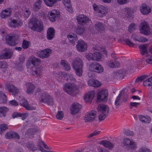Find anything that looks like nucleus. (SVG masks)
I'll return each instance as SVG.
<instances>
[{"instance_id": "f257e3e1", "label": "nucleus", "mask_w": 152, "mask_h": 152, "mask_svg": "<svg viewBox=\"0 0 152 152\" xmlns=\"http://www.w3.org/2000/svg\"><path fill=\"white\" fill-rule=\"evenodd\" d=\"M40 60L34 57L29 58L27 63L28 68L31 69V72L33 75H40L42 72V69L40 65Z\"/></svg>"}, {"instance_id": "f03ea898", "label": "nucleus", "mask_w": 152, "mask_h": 152, "mask_svg": "<svg viewBox=\"0 0 152 152\" xmlns=\"http://www.w3.org/2000/svg\"><path fill=\"white\" fill-rule=\"evenodd\" d=\"M28 26L32 30L41 32L43 30V26L41 22L35 17H33L30 20Z\"/></svg>"}, {"instance_id": "7ed1b4c3", "label": "nucleus", "mask_w": 152, "mask_h": 152, "mask_svg": "<svg viewBox=\"0 0 152 152\" xmlns=\"http://www.w3.org/2000/svg\"><path fill=\"white\" fill-rule=\"evenodd\" d=\"M72 65L75 71L76 74L79 77L81 76L83 72V62L82 60L79 58L74 59L72 61Z\"/></svg>"}, {"instance_id": "20e7f679", "label": "nucleus", "mask_w": 152, "mask_h": 152, "mask_svg": "<svg viewBox=\"0 0 152 152\" xmlns=\"http://www.w3.org/2000/svg\"><path fill=\"white\" fill-rule=\"evenodd\" d=\"M97 110L99 113L98 116L99 120L100 121H102L108 115L110 109L107 105L101 104L98 106Z\"/></svg>"}, {"instance_id": "39448f33", "label": "nucleus", "mask_w": 152, "mask_h": 152, "mask_svg": "<svg viewBox=\"0 0 152 152\" xmlns=\"http://www.w3.org/2000/svg\"><path fill=\"white\" fill-rule=\"evenodd\" d=\"M77 89V86L73 84L66 83L64 86V91L68 94L72 95L73 94L76 93Z\"/></svg>"}, {"instance_id": "423d86ee", "label": "nucleus", "mask_w": 152, "mask_h": 152, "mask_svg": "<svg viewBox=\"0 0 152 152\" xmlns=\"http://www.w3.org/2000/svg\"><path fill=\"white\" fill-rule=\"evenodd\" d=\"M139 30L140 33L145 35L151 34L149 26L145 21H144L140 23L139 26Z\"/></svg>"}, {"instance_id": "0eeeda50", "label": "nucleus", "mask_w": 152, "mask_h": 152, "mask_svg": "<svg viewBox=\"0 0 152 152\" xmlns=\"http://www.w3.org/2000/svg\"><path fill=\"white\" fill-rule=\"evenodd\" d=\"M89 70L92 72L100 73L103 72L104 68L99 64L96 62L91 63L89 66Z\"/></svg>"}, {"instance_id": "6e6552de", "label": "nucleus", "mask_w": 152, "mask_h": 152, "mask_svg": "<svg viewBox=\"0 0 152 152\" xmlns=\"http://www.w3.org/2000/svg\"><path fill=\"white\" fill-rule=\"evenodd\" d=\"M107 90H103L99 92L97 96V102H104L107 100Z\"/></svg>"}, {"instance_id": "1a4fd4ad", "label": "nucleus", "mask_w": 152, "mask_h": 152, "mask_svg": "<svg viewBox=\"0 0 152 152\" xmlns=\"http://www.w3.org/2000/svg\"><path fill=\"white\" fill-rule=\"evenodd\" d=\"M123 143L126 148L135 149L137 148L135 143L133 141L128 138H125L123 141Z\"/></svg>"}, {"instance_id": "9d476101", "label": "nucleus", "mask_w": 152, "mask_h": 152, "mask_svg": "<svg viewBox=\"0 0 152 152\" xmlns=\"http://www.w3.org/2000/svg\"><path fill=\"white\" fill-rule=\"evenodd\" d=\"M40 101L44 103H46L50 105H53L54 104L51 97L46 93H44L42 94Z\"/></svg>"}, {"instance_id": "9b49d317", "label": "nucleus", "mask_w": 152, "mask_h": 152, "mask_svg": "<svg viewBox=\"0 0 152 152\" xmlns=\"http://www.w3.org/2000/svg\"><path fill=\"white\" fill-rule=\"evenodd\" d=\"M2 53L0 55V60L9 59L11 58L12 55V50L9 48H5L2 51Z\"/></svg>"}, {"instance_id": "f8f14e48", "label": "nucleus", "mask_w": 152, "mask_h": 152, "mask_svg": "<svg viewBox=\"0 0 152 152\" xmlns=\"http://www.w3.org/2000/svg\"><path fill=\"white\" fill-rule=\"evenodd\" d=\"M52 51L50 49L39 50L37 53V56L40 58H47L50 56L52 53Z\"/></svg>"}, {"instance_id": "ddd939ff", "label": "nucleus", "mask_w": 152, "mask_h": 152, "mask_svg": "<svg viewBox=\"0 0 152 152\" xmlns=\"http://www.w3.org/2000/svg\"><path fill=\"white\" fill-rule=\"evenodd\" d=\"M96 111L92 110L87 113L84 117V120L86 122H91L94 121L96 117Z\"/></svg>"}, {"instance_id": "4468645a", "label": "nucleus", "mask_w": 152, "mask_h": 152, "mask_svg": "<svg viewBox=\"0 0 152 152\" xmlns=\"http://www.w3.org/2000/svg\"><path fill=\"white\" fill-rule=\"evenodd\" d=\"M6 43L10 45L15 46L18 43V40L15 36L7 35L5 38Z\"/></svg>"}, {"instance_id": "2eb2a0df", "label": "nucleus", "mask_w": 152, "mask_h": 152, "mask_svg": "<svg viewBox=\"0 0 152 152\" xmlns=\"http://www.w3.org/2000/svg\"><path fill=\"white\" fill-rule=\"evenodd\" d=\"M20 104L24 107L25 109L27 110H32L35 109V107L34 106L29 105L27 101L22 96H20Z\"/></svg>"}, {"instance_id": "dca6fc26", "label": "nucleus", "mask_w": 152, "mask_h": 152, "mask_svg": "<svg viewBox=\"0 0 152 152\" xmlns=\"http://www.w3.org/2000/svg\"><path fill=\"white\" fill-rule=\"evenodd\" d=\"M81 108V106L80 104L74 103L71 106L70 113L72 115H75L79 112Z\"/></svg>"}, {"instance_id": "f3484780", "label": "nucleus", "mask_w": 152, "mask_h": 152, "mask_svg": "<svg viewBox=\"0 0 152 152\" xmlns=\"http://www.w3.org/2000/svg\"><path fill=\"white\" fill-rule=\"evenodd\" d=\"M86 57L88 60L97 61L101 58L102 56L99 53L95 52L93 54L91 53L87 54Z\"/></svg>"}, {"instance_id": "a211bd4d", "label": "nucleus", "mask_w": 152, "mask_h": 152, "mask_svg": "<svg viewBox=\"0 0 152 152\" xmlns=\"http://www.w3.org/2000/svg\"><path fill=\"white\" fill-rule=\"evenodd\" d=\"M59 14V12L56 10H53L49 11L48 15L49 20L52 22H54Z\"/></svg>"}, {"instance_id": "6ab92c4d", "label": "nucleus", "mask_w": 152, "mask_h": 152, "mask_svg": "<svg viewBox=\"0 0 152 152\" xmlns=\"http://www.w3.org/2000/svg\"><path fill=\"white\" fill-rule=\"evenodd\" d=\"M12 9L8 8L2 10L0 13V17L2 19H6L10 17L11 15Z\"/></svg>"}, {"instance_id": "aec40b11", "label": "nucleus", "mask_w": 152, "mask_h": 152, "mask_svg": "<svg viewBox=\"0 0 152 152\" xmlns=\"http://www.w3.org/2000/svg\"><path fill=\"white\" fill-rule=\"evenodd\" d=\"M76 48L79 51L83 52L87 49V44L82 40H79L76 45Z\"/></svg>"}, {"instance_id": "412c9836", "label": "nucleus", "mask_w": 152, "mask_h": 152, "mask_svg": "<svg viewBox=\"0 0 152 152\" xmlns=\"http://www.w3.org/2000/svg\"><path fill=\"white\" fill-rule=\"evenodd\" d=\"M126 74L124 70H120L113 72L112 74L113 79H122Z\"/></svg>"}, {"instance_id": "4be33fe9", "label": "nucleus", "mask_w": 152, "mask_h": 152, "mask_svg": "<svg viewBox=\"0 0 152 152\" xmlns=\"http://www.w3.org/2000/svg\"><path fill=\"white\" fill-rule=\"evenodd\" d=\"M77 19L78 23L81 25H83L85 23H88L90 21L88 18L84 15H80L77 17Z\"/></svg>"}, {"instance_id": "5701e85b", "label": "nucleus", "mask_w": 152, "mask_h": 152, "mask_svg": "<svg viewBox=\"0 0 152 152\" xmlns=\"http://www.w3.org/2000/svg\"><path fill=\"white\" fill-rule=\"evenodd\" d=\"M95 94V92L93 91H90L84 96V99L87 103H90L92 101Z\"/></svg>"}, {"instance_id": "b1692460", "label": "nucleus", "mask_w": 152, "mask_h": 152, "mask_svg": "<svg viewBox=\"0 0 152 152\" xmlns=\"http://www.w3.org/2000/svg\"><path fill=\"white\" fill-rule=\"evenodd\" d=\"M140 10L141 12L144 15L149 14L151 11L150 7L145 4H142L140 7Z\"/></svg>"}, {"instance_id": "393cba45", "label": "nucleus", "mask_w": 152, "mask_h": 152, "mask_svg": "<svg viewBox=\"0 0 152 152\" xmlns=\"http://www.w3.org/2000/svg\"><path fill=\"white\" fill-rule=\"evenodd\" d=\"M102 145L104 147L110 149H112L114 146V144L111 143L109 141L103 140L101 141L99 143Z\"/></svg>"}, {"instance_id": "a878e982", "label": "nucleus", "mask_w": 152, "mask_h": 152, "mask_svg": "<svg viewBox=\"0 0 152 152\" xmlns=\"http://www.w3.org/2000/svg\"><path fill=\"white\" fill-rule=\"evenodd\" d=\"M21 145L24 146H26L30 150L34 151L37 150V148L35 146L34 142L32 141H29L26 143H21Z\"/></svg>"}, {"instance_id": "bb28decb", "label": "nucleus", "mask_w": 152, "mask_h": 152, "mask_svg": "<svg viewBox=\"0 0 152 152\" xmlns=\"http://www.w3.org/2000/svg\"><path fill=\"white\" fill-rule=\"evenodd\" d=\"M55 34V30L53 28H50L48 30L47 37L48 39L51 40L53 38Z\"/></svg>"}, {"instance_id": "cd10ccee", "label": "nucleus", "mask_w": 152, "mask_h": 152, "mask_svg": "<svg viewBox=\"0 0 152 152\" xmlns=\"http://www.w3.org/2000/svg\"><path fill=\"white\" fill-rule=\"evenodd\" d=\"M38 132L37 129L32 128L28 129L26 132V134L30 138H31L33 137L34 135L35 134Z\"/></svg>"}, {"instance_id": "c85d7f7f", "label": "nucleus", "mask_w": 152, "mask_h": 152, "mask_svg": "<svg viewBox=\"0 0 152 152\" xmlns=\"http://www.w3.org/2000/svg\"><path fill=\"white\" fill-rule=\"evenodd\" d=\"M148 44H143L140 45L139 46V49H140V51L142 56L144 55L147 54V47Z\"/></svg>"}, {"instance_id": "c756f323", "label": "nucleus", "mask_w": 152, "mask_h": 152, "mask_svg": "<svg viewBox=\"0 0 152 152\" xmlns=\"http://www.w3.org/2000/svg\"><path fill=\"white\" fill-rule=\"evenodd\" d=\"M42 4V0H37L33 6V9L34 11L37 12L41 8Z\"/></svg>"}, {"instance_id": "7c9ffc66", "label": "nucleus", "mask_w": 152, "mask_h": 152, "mask_svg": "<svg viewBox=\"0 0 152 152\" xmlns=\"http://www.w3.org/2000/svg\"><path fill=\"white\" fill-rule=\"evenodd\" d=\"M18 134L15 132L10 131L7 132L5 134V137L7 139H11L12 138H16L18 137Z\"/></svg>"}, {"instance_id": "2f4dec72", "label": "nucleus", "mask_w": 152, "mask_h": 152, "mask_svg": "<svg viewBox=\"0 0 152 152\" xmlns=\"http://www.w3.org/2000/svg\"><path fill=\"white\" fill-rule=\"evenodd\" d=\"M88 84L89 86L94 87H99L101 86V83L96 80H89L88 81Z\"/></svg>"}, {"instance_id": "473e14b6", "label": "nucleus", "mask_w": 152, "mask_h": 152, "mask_svg": "<svg viewBox=\"0 0 152 152\" xmlns=\"http://www.w3.org/2000/svg\"><path fill=\"white\" fill-rule=\"evenodd\" d=\"M67 37L69 39V42L73 44H74L75 42L74 40H77V35L72 33L68 34L67 35Z\"/></svg>"}, {"instance_id": "72a5a7b5", "label": "nucleus", "mask_w": 152, "mask_h": 152, "mask_svg": "<svg viewBox=\"0 0 152 152\" xmlns=\"http://www.w3.org/2000/svg\"><path fill=\"white\" fill-rule=\"evenodd\" d=\"M26 86L27 87V93L29 94H32L35 88L34 85L31 83H27Z\"/></svg>"}, {"instance_id": "f704fd0d", "label": "nucleus", "mask_w": 152, "mask_h": 152, "mask_svg": "<svg viewBox=\"0 0 152 152\" xmlns=\"http://www.w3.org/2000/svg\"><path fill=\"white\" fill-rule=\"evenodd\" d=\"M139 120L142 123H149L150 122L151 118L148 116L145 117L143 115L139 116Z\"/></svg>"}, {"instance_id": "c9c22d12", "label": "nucleus", "mask_w": 152, "mask_h": 152, "mask_svg": "<svg viewBox=\"0 0 152 152\" xmlns=\"http://www.w3.org/2000/svg\"><path fill=\"white\" fill-rule=\"evenodd\" d=\"M8 25L13 28H16L18 25V23L17 20L15 19H10L8 22Z\"/></svg>"}, {"instance_id": "e433bc0d", "label": "nucleus", "mask_w": 152, "mask_h": 152, "mask_svg": "<svg viewBox=\"0 0 152 152\" xmlns=\"http://www.w3.org/2000/svg\"><path fill=\"white\" fill-rule=\"evenodd\" d=\"M61 64L65 70L66 71L69 70L70 69V67L69 64L67 62L64 60H61Z\"/></svg>"}, {"instance_id": "4c0bfd02", "label": "nucleus", "mask_w": 152, "mask_h": 152, "mask_svg": "<svg viewBox=\"0 0 152 152\" xmlns=\"http://www.w3.org/2000/svg\"><path fill=\"white\" fill-rule=\"evenodd\" d=\"M95 28L98 31L101 32L104 30V24L101 23L97 22L95 24Z\"/></svg>"}, {"instance_id": "58836bf2", "label": "nucleus", "mask_w": 152, "mask_h": 152, "mask_svg": "<svg viewBox=\"0 0 152 152\" xmlns=\"http://www.w3.org/2000/svg\"><path fill=\"white\" fill-rule=\"evenodd\" d=\"M7 89L10 91L12 92V94L15 95L18 92V90L17 89L16 87L13 85H10L7 88Z\"/></svg>"}, {"instance_id": "ea45409f", "label": "nucleus", "mask_w": 152, "mask_h": 152, "mask_svg": "<svg viewBox=\"0 0 152 152\" xmlns=\"http://www.w3.org/2000/svg\"><path fill=\"white\" fill-rule=\"evenodd\" d=\"M9 109L5 107H0V117H4L6 113L8 111Z\"/></svg>"}, {"instance_id": "a19ab883", "label": "nucleus", "mask_w": 152, "mask_h": 152, "mask_svg": "<svg viewBox=\"0 0 152 152\" xmlns=\"http://www.w3.org/2000/svg\"><path fill=\"white\" fill-rule=\"evenodd\" d=\"M143 85L144 86H149L152 85V76L144 81Z\"/></svg>"}, {"instance_id": "79ce46f5", "label": "nucleus", "mask_w": 152, "mask_h": 152, "mask_svg": "<svg viewBox=\"0 0 152 152\" xmlns=\"http://www.w3.org/2000/svg\"><path fill=\"white\" fill-rule=\"evenodd\" d=\"M133 39L135 41H138L140 42H145L148 39L142 37L136 36L133 38Z\"/></svg>"}, {"instance_id": "37998d69", "label": "nucleus", "mask_w": 152, "mask_h": 152, "mask_svg": "<svg viewBox=\"0 0 152 152\" xmlns=\"http://www.w3.org/2000/svg\"><path fill=\"white\" fill-rule=\"evenodd\" d=\"M98 15L100 17H102L107 14V10L106 8L103 7L102 10H99L98 11Z\"/></svg>"}, {"instance_id": "c03bdc74", "label": "nucleus", "mask_w": 152, "mask_h": 152, "mask_svg": "<svg viewBox=\"0 0 152 152\" xmlns=\"http://www.w3.org/2000/svg\"><path fill=\"white\" fill-rule=\"evenodd\" d=\"M46 4L49 7L52 6L56 2V0H44Z\"/></svg>"}, {"instance_id": "a18cd8bd", "label": "nucleus", "mask_w": 152, "mask_h": 152, "mask_svg": "<svg viewBox=\"0 0 152 152\" xmlns=\"http://www.w3.org/2000/svg\"><path fill=\"white\" fill-rule=\"evenodd\" d=\"M6 102V96L1 92H0V103H5Z\"/></svg>"}, {"instance_id": "49530a36", "label": "nucleus", "mask_w": 152, "mask_h": 152, "mask_svg": "<svg viewBox=\"0 0 152 152\" xmlns=\"http://www.w3.org/2000/svg\"><path fill=\"white\" fill-rule=\"evenodd\" d=\"M123 91H121L118 96L116 98L115 101V104L116 106H118L120 105V99L121 96L123 93Z\"/></svg>"}, {"instance_id": "de8ad7c7", "label": "nucleus", "mask_w": 152, "mask_h": 152, "mask_svg": "<svg viewBox=\"0 0 152 152\" xmlns=\"http://www.w3.org/2000/svg\"><path fill=\"white\" fill-rule=\"evenodd\" d=\"M137 25L134 23H132L129 26L128 30L129 32L132 33L135 30L136 28Z\"/></svg>"}, {"instance_id": "09e8293b", "label": "nucleus", "mask_w": 152, "mask_h": 152, "mask_svg": "<svg viewBox=\"0 0 152 152\" xmlns=\"http://www.w3.org/2000/svg\"><path fill=\"white\" fill-rule=\"evenodd\" d=\"M8 127L7 125L5 124H2L0 125V134H2L3 132L7 129Z\"/></svg>"}, {"instance_id": "8fccbe9b", "label": "nucleus", "mask_w": 152, "mask_h": 152, "mask_svg": "<svg viewBox=\"0 0 152 152\" xmlns=\"http://www.w3.org/2000/svg\"><path fill=\"white\" fill-rule=\"evenodd\" d=\"M64 113L62 111H58L56 115L57 119L58 120H61L64 117Z\"/></svg>"}, {"instance_id": "3c124183", "label": "nucleus", "mask_w": 152, "mask_h": 152, "mask_svg": "<svg viewBox=\"0 0 152 152\" xmlns=\"http://www.w3.org/2000/svg\"><path fill=\"white\" fill-rule=\"evenodd\" d=\"M149 52L151 53H152V47L149 49ZM146 62L148 64H152V55L151 56L148 57L146 60Z\"/></svg>"}, {"instance_id": "603ef678", "label": "nucleus", "mask_w": 152, "mask_h": 152, "mask_svg": "<svg viewBox=\"0 0 152 152\" xmlns=\"http://www.w3.org/2000/svg\"><path fill=\"white\" fill-rule=\"evenodd\" d=\"M85 30L84 28L81 27H78L76 29L75 31L77 34L80 35L83 33Z\"/></svg>"}, {"instance_id": "864d4df0", "label": "nucleus", "mask_w": 152, "mask_h": 152, "mask_svg": "<svg viewBox=\"0 0 152 152\" xmlns=\"http://www.w3.org/2000/svg\"><path fill=\"white\" fill-rule=\"evenodd\" d=\"M8 104L10 106L14 107L18 106V103L15 100H12L8 102Z\"/></svg>"}, {"instance_id": "5fc2aeb1", "label": "nucleus", "mask_w": 152, "mask_h": 152, "mask_svg": "<svg viewBox=\"0 0 152 152\" xmlns=\"http://www.w3.org/2000/svg\"><path fill=\"white\" fill-rule=\"evenodd\" d=\"M66 77L67 78V80L69 83L71 82H73L75 80V78L73 77V76L71 75L67 74Z\"/></svg>"}, {"instance_id": "6e6d98bb", "label": "nucleus", "mask_w": 152, "mask_h": 152, "mask_svg": "<svg viewBox=\"0 0 152 152\" xmlns=\"http://www.w3.org/2000/svg\"><path fill=\"white\" fill-rule=\"evenodd\" d=\"M8 66L7 63L5 62L0 61V69H4L7 68Z\"/></svg>"}, {"instance_id": "4d7b16f0", "label": "nucleus", "mask_w": 152, "mask_h": 152, "mask_svg": "<svg viewBox=\"0 0 152 152\" xmlns=\"http://www.w3.org/2000/svg\"><path fill=\"white\" fill-rule=\"evenodd\" d=\"M100 133V131H95L94 132L90 134L89 135L87 136L88 138H91L94 136H96L98 135Z\"/></svg>"}, {"instance_id": "13d9d810", "label": "nucleus", "mask_w": 152, "mask_h": 152, "mask_svg": "<svg viewBox=\"0 0 152 152\" xmlns=\"http://www.w3.org/2000/svg\"><path fill=\"white\" fill-rule=\"evenodd\" d=\"M29 42L24 40L22 43V47L24 49H27L29 47Z\"/></svg>"}, {"instance_id": "bf43d9fd", "label": "nucleus", "mask_w": 152, "mask_h": 152, "mask_svg": "<svg viewBox=\"0 0 152 152\" xmlns=\"http://www.w3.org/2000/svg\"><path fill=\"white\" fill-rule=\"evenodd\" d=\"M44 142L41 140H39L37 143V146L41 152H42V149H43L42 147L41 146V145L44 144Z\"/></svg>"}, {"instance_id": "052dcab7", "label": "nucleus", "mask_w": 152, "mask_h": 152, "mask_svg": "<svg viewBox=\"0 0 152 152\" xmlns=\"http://www.w3.org/2000/svg\"><path fill=\"white\" fill-rule=\"evenodd\" d=\"M63 3L65 7H70L71 4L70 0H65L63 1Z\"/></svg>"}, {"instance_id": "680f3d73", "label": "nucleus", "mask_w": 152, "mask_h": 152, "mask_svg": "<svg viewBox=\"0 0 152 152\" xmlns=\"http://www.w3.org/2000/svg\"><path fill=\"white\" fill-rule=\"evenodd\" d=\"M124 134L128 136H132L134 135V132L132 131H131L129 130H126L124 132Z\"/></svg>"}, {"instance_id": "e2e57ef3", "label": "nucleus", "mask_w": 152, "mask_h": 152, "mask_svg": "<svg viewBox=\"0 0 152 152\" xmlns=\"http://www.w3.org/2000/svg\"><path fill=\"white\" fill-rule=\"evenodd\" d=\"M117 1L118 4L122 5L129 2V0H117Z\"/></svg>"}, {"instance_id": "0e129e2a", "label": "nucleus", "mask_w": 152, "mask_h": 152, "mask_svg": "<svg viewBox=\"0 0 152 152\" xmlns=\"http://www.w3.org/2000/svg\"><path fill=\"white\" fill-rule=\"evenodd\" d=\"M107 64L109 67L110 68H114L115 66L114 63L111 60L108 61Z\"/></svg>"}, {"instance_id": "69168bd1", "label": "nucleus", "mask_w": 152, "mask_h": 152, "mask_svg": "<svg viewBox=\"0 0 152 152\" xmlns=\"http://www.w3.org/2000/svg\"><path fill=\"white\" fill-rule=\"evenodd\" d=\"M97 149L99 152H109L108 150L102 147H99Z\"/></svg>"}, {"instance_id": "338daca9", "label": "nucleus", "mask_w": 152, "mask_h": 152, "mask_svg": "<svg viewBox=\"0 0 152 152\" xmlns=\"http://www.w3.org/2000/svg\"><path fill=\"white\" fill-rule=\"evenodd\" d=\"M145 79V76H141L137 78L135 80L136 82H138L139 81L141 82Z\"/></svg>"}, {"instance_id": "774afa93", "label": "nucleus", "mask_w": 152, "mask_h": 152, "mask_svg": "<svg viewBox=\"0 0 152 152\" xmlns=\"http://www.w3.org/2000/svg\"><path fill=\"white\" fill-rule=\"evenodd\" d=\"M139 152H151L150 150L147 148L143 149L140 148L138 151Z\"/></svg>"}]
</instances>
